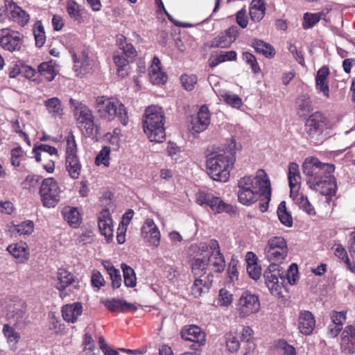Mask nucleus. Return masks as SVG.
<instances>
[{
  "label": "nucleus",
  "mask_w": 355,
  "mask_h": 355,
  "mask_svg": "<svg viewBox=\"0 0 355 355\" xmlns=\"http://www.w3.org/2000/svg\"><path fill=\"white\" fill-rule=\"evenodd\" d=\"M60 189L53 178L43 180L40 189V195L44 207H54L60 199Z\"/></svg>",
  "instance_id": "obj_11"
},
{
  "label": "nucleus",
  "mask_w": 355,
  "mask_h": 355,
  "mask_svg": "<svg viewBox=\"0 0 355 355\" xmlns=\"http://www.w3.org/2000/svg\"><path fill=\"white\" fill-rule=\"evenodd\" d=\"M329 68L323 66L317 71L315 77V88L318 92H322L325 98L329 97Z\"/></svg>",
  "instance_id": "obj_25"
},
{
  "label": "nucleus",
  "mask_w": 355,
  "mask_h": 355,
  "mask_svg": "<svg viewBox=\"0 0 355 355\" xmlns=\"http://www.w3.org/2000/svg\"><path fill=\"white\" fill-rule=\"evenodd\" d=\"M290 196L296 202L300 209L307 214L309 216H315L316 214L313 206L311 204L306 196H304L303 193H299L298 191L295 195L290 194Z\"/></svg>",
  "instance_id": "obj_35"
},
{
  "label": "nucleus",
  "mask_w": 355,
  "mask_h": 355,
  "mask_svg": "<svg viewBox=\"0 0 355 355\" xmlns=\"http://www.w3.org/2000/svg\"><path fill=\"white\" fill-rule=\"evenodd\" d=\"M98 225L101 233L108 239L113 236V225L111 214L108 209H103L98 215Z\"/></svg>",
  "instance_id": "obj_21"
},
{
  "label": "nucleus",
  "mask_w": 355,
  "mask_h": 355,
  "mask_svg": "<svg viewBox=\"0 0 355 355\" xmlns=\"http://www.w3.org/2000/svg\"><path fill=\"white\" fill-rule=\"evenodd\" d=\"M110 160V148L104 146L96 155L95 159V164L96 166L103 165L108 167Z\"/></svg>",
  "instance_id": "obj_48"
},
{
  "label": "nucleus",
  "mask_w": 355,
  "mask_h": 355,
  "mask_svg": "<svg viewBox=\"0 0 355 355\" xmlns=\"http://www.w3.org/2000/svg\"><path fill=\"white\" fill-rule=\"evenodd\" d=\"M236 23L242 28H245L248 24V17L246 15L245 9L243 8L239 10L236 15Z\"/></svg>",
  "instance_id": "obj_64"
},
{
  "label": "nucleus",
  "mask_w": 355,
  "mask_h": 355,
  "mask_svg": "<svg viewBox=\"0 0 355 355\" xmlns=\"http://www.w3.org/2000/svg\"><path fill=\"white\" fill-rule=\"evenodd\" d=\"M150 80L154 85L164 84L168 79L165 72L162 70V63L158 57L155 56L149 69Z\"/></svg>",
  "instance_id": "obj_22"
},
{
  "label": "nucleus",
  "mask_w": 355,
  "mask_h": 355,
  "mask_svg": "<svg viewBox=\"0 0 355 355\" xmlns=\"http://www.w3.org/2000/svg\"><path fill=\"white\" fill-rule=\"evenodd\" d=\"M180 81L182 87L187 91H191L194 89L197 83L198 78L196 75L182 74L180 77Z\"/></svg>",
  "instance_id": "obj_50"
},
{
  "label": "nucleus",
  "mask_w": 355,
  "mask_h": 355,
  "mask_svg": "<svg viewBox=\"0 0 355 355\" xmlns=\"http://www.w3.org/2000/svg\"><path fill=\"white\" fill-rule=\"evenodd\" d=\"M103 304L112 312H126L133 309V304L128 303L123 300H107Z\"/></svg>",
  "instance_id": "obj_33"
},
{
  "label": "nucleus",
  "mask_w": 355,
  "mask_h": 355,
  "mask_svg": "<svg viewBox=\"0 0 355 355\" xmlns=\"http://www.w3.org/2000/svg\"><path fill=\"white\" fill-rule=\"evenodd\" d=\"M122 50V55H116L114 56V61L117 66V72L119 76L125 77L128 75V70L130 69L129 63L133 60V45L132 44H126L123 46L120 44Z\"/></svg>",
  "instance_id": "obj_15"
},
{
  "label": "nucleus",
  "mask_w": 355,
  "mask_h": 355,
  "mask_svg": "<svg viewBox=\"0 0 355 355\" xmlns=\"http://www.w3.org/2000/svg\"><path fill=\"white\" fill-rule=\"evenodd\" d=\"M223 100L229 105L234 108H239L242 105L241 98L236 94L225 92L220 94Z\"/></svg>",
  "instance_id": "obj_49"
},
{
  "label": "nucleus",
  "mask_w": 355,
  "mask_h": 355,
  "mask_svg": "<svg viewBox=\"0 0 355 355\" xmlns=\"http://www.w3.org/2000/svg\"><path fill=\"white\" fill-rule=\"evenodd\" d=\"M239 35L238 28L232 26L224 32H221L214 37L209 43L210 48L225 49L230 47L231 44L236 40Z\"/></svg>",
  "instance_id": "obj_16"
},
{
  "label": "nucleus",
  "mask_w": 355,
  "mask_h": 355,
  "mask_svg": "<svg viewBox=\"0 0 355 355\" xmlns=\"http://www.w3.org/2000/svg\"><path fill=\"white\" fill-rule=\"evenodd\" d=\"M72 58L74 62V68L76 71L80 73L85 72L89 66V60L88 53L85 51H83L80 55L76 53H72Z\"/></svg>",
  "instance_id": "obj_40"
},
{
  "label": "nucleus",
  "mask_w": 355,
  "mask_h": 355,
  "mask_svg": "<svg viewBox=\"0 0 355 355\" xmlns=\"http://www.w3.org/2000/svg\"><path fill=\"white\" fill-rule=\"evenodd\" d=\"M264 254L270 263L277 265L282 263L288 254L286 240L280 236L270 238L265 247Z\"/></svg>",
  "instance_id": "obj_8"
},
{
  "label": "nucleus",
  "mask_w": 355,
  "mask_h": 355,
  "mask_svg": "<svg viewBox=\"0 0 355 355\" xmlns=\"http://www.w3.org/2000/svg\"><path fill=\"white\" fill-rule=\"evenodd\" d=\"M251 46L256 53L263 55L267 58H272L275 55L274 47L269 43L259 39H253Z\"/></svg>",
  "instance_id": "obj_31"
},
{
  "label": "nucleus",
  "mask_w": 355,
  "mask_h": 355,
  "mask_svg": "<svg viewBox=\"0 0 355 355\" xmlns=\"http://www.w3.org/2000/svg\"><path fill=\"white\" fill-rule=\"evenodd\" d=\"M342 342L349 345L350 348H355V326L347 325L342 333Z\"/></svg>",
  "instance_id": "obj_47"
},
{
  "label": "nucleus",
  "mask_w": 355,
  "mask_h": 355,
  "mask_svg": "<svg viewBox=\"0 0 355 355\" xmlns=\"http://www.w3.org/2000/svg\"><path fill=\"white\" fill-rule=\"evenodd\" d=\"M213 275L209 272L204 278H196L191 289V294L195 297H199L203 293H207L213 282Z\"/></svg>",
  "instance_id": "obj_24"
},
{
  "label": "nucleus",
  "mask_w": 355,
  "mask_h": 355,
  "mask_svg": "<svg viewBox=\"0 0 355 355\" xmlns=\"http://www.w3.org/2000/svg\"><path fill=\"white\" fill-rule=\"evenodd\" d=\"M210 123V112L208 107L202 105L199 110L197 117L192 121V128L196 132L206 130Z\"/></svg>",
  "instance_id": "obj_27"
},
{
  "label": "nucleus",
  "mask_w": 355,
  "mask_h": 355,
  "mask_svg": "<svg viewBox=\"0 0 355 355\" xmlns=\"http://www.w3.org/2000/svg\"><path fill=\"white\" fill-rule=\"evenodd\" d=\"M44 105L52 117L61 118L63 115V105L58 98H49L44 101Z\"/></svg>",
  "instance_id": "obj_34"
},
{
  "label": "nucleus",
  "mask_w": 355,
  "mask_h": 355,
  "mask_svg": "<svg viewBox=\"0 0 355 355\" xmlns=\"http://www.w3.org/2000/svg\"><path fill=\"white\" fill-rule=\"evenodd\" d=\"M226 347L232 353L236 352L240 347V343L237 334L235 331H230L225 335Z\"/></svg>",
  "instance_id": "obj_46"
},
{
  "label": "nucleus",
  "mask_w": 355,
  "mask_h": 355,
  "mask_svg": "<svg viewBox=\"0 0 355 355\" xmlns=\"http://www.w3.org/2000/svg\"><path fill=\"white\" fill-rule=\"evenodd\" d=\"M160 232L159 229L154 230L150 234L146 235L144 237L146 241L154 247H157L160 243Z\"/></svg>",
  "instance_id": "obj_60"
},
{
  "label": "nucleus",
  "mask_w": 355,
  "mask_h": 355,
  "mask_svg": "<svg viewBox=\"0 0 355 355\" xmlns=\"http://www.w3.org/2000/svg\"><path fill=\"white\" fill-rule=\"evenodd\" d=\"M164 123V112L161 107L151 105L146 109L143 120V129L150 141L162 143L165 140Z\"/></svg>",
  "instance_id": "obj_4"
},
{
  "label": "nucleus",
  "mask_w": 355,
  "mask_h": 355,
  "mask_svg": "<svg viewBox=\"0 0 355 355\" xmlns=\"http://www.w3.org/2000/svg\"><path fill=\"white\" fill-rule=\"evenodd\" d=\"M10 123H11V128H12V131L18 134L19 136L21 138H22L24 140V141L28 144V146H31V139H30L28 135L21 129L19 120L17 119H16L12 120L10 121Z\"/></svg>",
  "instance_id": "obj_57"
},
{
  "label": "nucleus",
  "mask_w": 355,
  "mask_h": 355,
  "mask_svg": "<svg viewBox=\"0 0 355 355\" xmlns=\"http://www.w3.org/2000/svg\"><path fill=\"white\" fill-rule=\"evenodd\" d=\"M66 155L65 156H72L77 155V144L75 140V137L73 135L72 132H71L66 137Z\"/></svg>",
  "instance_id": "obj_51"
},
{
  "label": "nucleus",
  "mask_w": 355,
  "mask_h": 355,
  "mask_svg": "<svg viewBox=\"0 0 355 355\" xmlns=\"http://www.w3.org/2000/svg\"><path fill=\"white\" fill-rule=\"evenodd\" d=\"M24 36L10 28L0 30V46L10 52L20 51L24 46Z\"/></svg>",
  "instance_id": "obj_13"
},
{
  "label": "nucleus",
  "mask_w": 355,
  "mask_h": 355,
  "mask_svg": "<svg viewBox=\"0 0 355 355\" xmlns=\"http://www.w3.org/2000/svg\"><path fill=\"white\" fill-rule=\"evenodd\" d=\"M277 214L280 222L286 227H291L293 225V218L291 214L287 210L286 203L285 201H282L278 205Z\"/></svg>",
  "instance_id": "obj_44"
},
{
  "label": "nucleus",
  "mask_w": 355,
  "mask_h": 355,
  "mask_svg": "<svg viewBox=\"0 0 355 355\" xmlns=\"http://www.w3.org/2000/svg\"><path fill=\"white\" fill-rule=\"evenodd\" d=\"M39 74L44 77L48 82L52 81L55 76L56 71L52 62H44L41 63L37 67Z\"/></svg>",
  "instance_id": "obj_42"
},
{
  "label": "nucleus",
  "mask_w": 355,
  "mask_h": 355,
  "mask_svg": "<svg viewBox=\"0 0 355 355\" xmlns=\"http://www.w3.org/2000/svg\"><path fill=\"white\" fill-rule=\"evenodd\" d=\"M298 268L296 263H292L287 270V279L290 284H295L297 279Z\"/></svg>",
  "instance_id": "obj_62"
},
{
  "label": "nucleus",
  "mask_w": 355,
  "mask_h": 355,
  "mask_svg": "<svg viewBox=\"0 0 355 355\" xmlns=\"http://www.w3.org/2000/svg\"><path fill=\"white\" fill-rule=\"evenodd\" d=\"M67 12L71 19L78 24L83 21L80 6L74 0H67Z\"/></svg>",
  "instance_id": "obj_41"
},
{
  "label": "nucleus",
  "mask_w": 355,
  "mask_h": 355,
  "mask_svg": "<svg viewBox=\"0 0 355 355\" xmlns=\"http://www.w3.org/2000/svg\"><path fill=\"white\" fill-rule=\"evenodd\" d=\"M278 266L277 264L270 263L263 273L265 283L272 294H279L283 284V282H279L280 273L277 268Z\"/></svg>",
  "instance_id": "obj_18"
},
{
  "label": "nucleus",
  "mask_w": 355,
  "mask_h": 355,
  "mask_svg": "<svg viewBox=\"0 0 355 355\" xmlns=\"http://www.w3.org/2000/svg\"><path fill=\"white\" fill-rule=\"evenodd\" d=\"M316 321L313 313L309 311H301L298 316V329L304 336L311 335L315 328Z\"/></svg>",
  "instance_id": "obj_20"
},
{
  "label": "nucleus",
  "mask_w": 355,
  "mask_h": 355,
  "mask_svg": "<svg viewBox=\"0 0 355 355\" xmlns=\"http://www.w3.org/2000/svg\"><path fill=\"white\" fill-rule=\"evenodd\" d=\"M10 156L12 165L15 167L19 166L24 157V150L21 146L15 147L10 150Z\"/></svg>",
  "instance_id": "obj_56"
},
{
  "label": "nucleus",
  "mask_w": 355,
  "mask_h": 355,
  "mask_svg": "<svg viewBox=\"0 0 355 355\" xmlns=\"http://www.w3.org/2000/svg\"><path fill=\"white\" fill-rule=\"evenodd\" d=\"M233 301V295L225 288L219 291L218 303L221 306H229Z\"/></svg>",
  "instance_id": "obj_53"
},
{
  "label": "nucleus",
  "mask_w": 355,
  "mask_h": 355,
  "mask_svg": "<svg viewBox=\"0 0 355 355\" xmlns=\"http://www.w3.org/2000/svg\"><path fill=\"white\" fill-rule=\"evenodd\" d=\"M121 130L119 128H115L112 132H107L105 135L104 139L110 144L115 146L119 145L120 139Z\"/></svg>",
  "instance_id": "obj_61"
},
{
  "label": "nucleus",
  "mask_w": 355,
  "mask_h": 355,
  "mask_svg": "<svg viewBox=\"0 0 355 355\" xmlns=\"http://www.w3.org/2000/svg\"><path fill=\"white\" fill-rule=\"evenodd\" d=\"M327 12L322 10L321 12L311 13L306 12L303 16L302 27L304 29L307 30L313 27L318 24L320 19H324Z\"/></svg>",
  "instance_id": "obj_36"
},
{
  "label": "nucleus",
  "mask_w": 355,
  "mask_h": 355,
  "mask_svg": "<svg viewBox=\"0 0 355 355\" xmlns=\"http://www.w3.org/2000/svg\"><path fill=\"white\" fill-rule=\"evenodd\" d=\"M33 154L37 162H41L44 156L43 153H47L50 155H58V150L56 148L47 144L35 145L33 150Z\"/></svg>",
  "instance_id": "obj_39"
},
{
  "label": "nucleus",
  "mask_w": 355,
  "mask_h": 355,
  "mask_svg": "<svg viewBox=\"0 0 355 355\" xmlns=\"http://www.w3.org/2000/svg\"><path fill=\"white\" fill-rule=\"evenodd\" d=\"M15 230L21 235H29L34 230V223L32 220H26L15 225Z\"/></svg>",
  "instance_id": "obj_52"
},
{
  "label": "nucleus",
  "mask_w": 355,
  "mask_h": 355,
  "mask_svg": "<svg viewBox=\"0 0 355 355\" xmlns=\"http://www.w3.org/2000/svg\"><path fill=\"white\" fill-rule=\"evenodd\" d=\"M266 10L263 0H252L249 8L250 19L254 22L261 21L265 16Z\"/></svg>",
  "instance_id": "obj_29"
},
{
  "label": "nucleus",
  "mask_w": 355,
  "mask_h": 355,
  "mask_svg": "<svg viewBox=\"0 0 355 355\" xmlns=\"http://www.w3.org/2000/svg\"><path fill=\"white\" fill-rule=\"evenodd\" d=\"M155 229H158V227L155 224L154 220L152 218H147L141 227V234L145 237L146 235L150 234Z\"/></svg>",
  "instance_id": "obj_63"
},
{
  "label": "nucleus",
  "mask_w": 355,
  "mask_h": 355,
  "mask_svg": "<svg viewBox=\"0 0 355 355\" xmlns=\"http://www.w3.org/2000/svg\"><path fill=\"white\" fill-rule=\"evenodd\" d=\"M58 281L56 288L60 291V297L64 299L69 295L65 290L75 282V277L68 270L60 268L58 272Z\"/></svg>",
  "instance_id": "obj_23"
},
{
  "label": "nucleus",
  "mask_w": 355,
  "mask_h": 355,
  "mask_svg": "<svg viewBox=\"0 0 355 355\" xmlns=\"http://www.w3.org/2000/svg\"><path fill=\"white\" fill-rule=\"evenodd\" d=\"M288 180L290 187V194L295 195L301 187V175L299 166L295 162L290 163L288 166Z\"/></svg>",
  "instance_id": "obj_26"
},
{
  "label": "nucleus",
  "mask_w": 355,
  "mask_h": 355,
  "mask_svg": "<svg viewBox=\"0 0 355 355\" xmlns=\"http://www.w3.org/2000/svg\"><path fill=\"white\" fill-rule=\"evenodd\" d=\"M302 170L309 187L326 196L327 201L329 202L337 189L335 178L331 175L335 170L334 165L322 163L318 158L309 157L305 159Z\"/></svg>",
  "instance_id": "obj_1"
},
{
  "label": "nucleus",
  "mask_w": 355,
  "mask_h": 355,
  "mask_svg": "<svg viewBox=\"0 0 355 355\" xmlns=\"http://www.w3.org/2000/svg\"><path fill=\"white\" fill-rule=\"evenodd\" d=\"M33 32L35 37V45L37 47L43 46L46 42V35L44 28L41 21H36L33 26Z\"/></svg>",
  "instance_id": "obj_45"
},
{
  "label": "nucleus",
  "mask_w": 355,
  "mask_h": 355,
  "mask_svg": "<svg viewBox=\"0 0 355 355\" xmlns=\"http://www.w3.org/2000/svg\"><path fill=\"white\" fill-rule=\"evenodd\" d=\"M238 201L245 206L255 203L261 196L270 200L271 187L267 173L259 169L256 175H245L238 180Z\"/></svg>",
  "instance_id": "obj_2"
},
{
  "label": "nucleus",
  "mask_w": 355,
  "mask_h": 355,
  "mask_svg": "<svg viewBox=\"0 0 355 355\" xmlns=\"http://www.w3.org/2000/svg\"><path fill=\"white\" fill-rule=\"evenodd\" d=\"M237 150L236 139L231 137L226 140L223 148L217 149L207 156L208 174L214 180L225 182L229 180Z\"/></svg>",
  "instance_id": "obj_3"
},
{
  "label": "nucleus",
  "mask_w": 355,
  "mask_h": 355,
  "mask_svg": "<svg viewBox=\"0 0 355 355\" xmlns=\"http://www.w3.org/2000/svg\"><path fill=\"white\" fill-rule=\"evenodd\" d=\"M69 104L73 107V115L78 127L87 137H91L94 130V116L92 111L85 104L73 98Z\"/></svg>",
  "instance_id": "obj_7"
},
{
  "label": "nucleus",
  "mask_w": 355,
  "mask_h": 355,
  "mask_svg": "<svg viewBox=\"0 0 355 355\" xmlns=\"http://www.w3.org/2000/svg\"><path fill=\"white\" fill-rule=\"evenodd\" d=\"M91 284L92 287L95 288V291H98L102 286L105 285V281L98 270H94L92 271Z\"/></svg>",
  "instance_id": "obj_55"
},
{
  "label": "nucleus",
  "mask_w": 355,
  "mask_h": 355,
  "mask_svg": "<svg viewBox=\"0 0 355 355\" xmlns=\"http://www.w3.org/2000/svg\"><path fill=\"white\" fill-rule=\"evenodd\" d=\"M6 250L16 259L17 263H25L30 258V249L26 242L11 243Z\"/></svg>",
  "instance_id": "obj_19"
},
{
  "label": "nucleus",
  "mask_w": 355,
  "mask_h": 355,
  "mask_svg": "<svg viewBox=\"0 0 355 355\" xmlns=\"http://www.w3.org/2000/svg\"><path fill=\"white\" fill-rule=\"evenodd\" d=\"M2 332L7 340V343L10 346L16 347L21 338L20 334L8 324L3 325Z\"/></svg>",
  "instance_id": "obj_43"
},
{
  "label": "nucleus",
  "mask_w": 355,
  "mask_h": 355,
  "mask_svg": "<svg viewBox=\"0 0 355 355\" xmlns=\"http://www.w3.org/2000/svg\"><path fill=\"white\" fill-rule=\"evenodd\" d=\"M182 338L187 341L193 342L191 349L198 350L206 342V334L202 329L194 324L185 325L180 331Z\"/></svg>",
  "instance_id": "obj_14"
},
{
  "label": "nucleus",
  "mask_w": 355,
  "mask_h": 355,
  "mask_svg": "<svg viewBox=\"0 0 355 355\" xmlns=\"http://www.w3.org/2000/svg\"><path fill=\"white\" fill-rule=\"evenodd\" d=\"M327 129V118L322 112H315L311 114L305 121L304 133L306 139L313 145H320L327 139L324 134Z\"/></svg>",
  "instance_id": "obj_6"
},
{
  "label": "nucleus",
  "mask_w": 355,
  "mask_h": 355,
  "mask_svg": "<svg viewBox=\"0 0 355 355\" xmlns=\"http://www.w3.org/2000/svg\"><path fill=\"white\" fill-rule=\"evenodd\" d=\"M65 168L72 179H78L82 170V165L78 155L65 156Z\"/></svg>",
  "instance_id": "obj_30"
},
{
  "label": "nucleus",
  "mask_w": 355,
  "mask_h": 355,
  "mask_svg": "<svg viewBox=\"0 0 355 355\" xmlns=\"http://www.w3.org/2000/svg\"><path fill=\"white\" fill-rule=\"evenodd\" d=\"M261 304L259 297L249 291H245L240 296L236 310L239 318H245L259 311Z\"/></svg>",
  "instance_id": "obj_12"
},
{
  "label": "nucleus",
  "mask_w": 355,
  "mask_h": 355,
  "mask_svg": "<svg viewBox=\"0 0 355 355\" xmlns=\"http://www.w3.org/2000/svg\"><path fill=\"white\" fill-rule=\"evenodd\" d=\"M243 58L245 62L250 65L252 71L254 73L257 74L261 72V68L257 62L256 57L251 53L244 52Z\"/></svg>",
  "instance_id": "obj_54"
},
{
  "label": "nucleus",
  "mask_w": 355,
  "mask_h": 355,
  "mask_svg": "<svg viewBox=\"0 0 355 355\" xmlns=\"http://www.w3.org/2000/svg\"><path fill=\"white\" fill-rule=\"evenodd\" d=\"M207 250L209 256L207 257V260L209 266L211 267V270L218 273L223 272L225 268V259L220 251L218 241L214 239H211L207 245L201 247V252L199 255L202 256V252Z\"/></svg>",
  "instance_id": "obj_10"
},
{
  "label": "nucleus",
  "mask_w": 355,
  "mask_h": 355,
  "mask_svg": "<svg viewBox=\"0 0 355 355\" xmlns=\"http://www.w3.org/2000/svg\"><path fill=\"white\" fill-rule=\"evenodd\" d=\"M82 312L83 306L80 302L66 304L62 309V318L67 322H76Z\"/></svg>",
  "instance_id": "obj_28"
},
{
  "label": "nucleus",
  "mask_w": 355,
  "mask_h": 355,
  "mask_svg": "<svg viewBox=\"0 0 355 355\" xmlns=\"http://www.w3.org/2000/svg\"><path fill=\"white\" fill-rule=\"evenodd\" d=\"M297 113L300 115H306L313 110L312 101L309 94H301L295 101Z\"/></svg>",
  "instance_id": "obj_38"
},
{
  "label": "nucleus",
  "mask_w": 355,
  "mask_h": 355,
  "mask_svg": "<svg viewBox=\"0 0 355 355\" xmlns=\"http://www.w3.org/2000/svg\"><path fill=\"white\" fill-rule=\"evenodd\" d=\"M123 273L124 284L127 287H133V269L125 263L121 264Z\"/></svg>",
  "instance_id": "obj_58"
},
{
  "label": "nucleus",
  "mask_w": 355,
  "mask_h": 355,
  "mask_svg": "<svg viewBox=\"0 0 355 355\" xmlns=\"http://www.w3.org/2000/svg\"><path fill=\"white\" fill-rule=\"evenodd\" d=\"M196 202L200 206L209 207L214 214L236 213L235 207L232 205L225 202L220 197L205 191H200L196 194Z\"/></svg>",
  "instance_id": "obj_9"
},
{
  "label": "nucleus",
  "mask_w": 355,
  "mask_h": 355,
  "mask_svg": "<svg viewBox=\"0 0 355 355\" xmlns=\"http://www.w3.org/2000/svg\"><path fill=\"white\" fill-rule=\"evenodd\" d=\"M7 11L9 12L8 17L13 22L21 27L26 26L30 21L29 14L19 7L13 0H4Z\"/></svg>",
  "instance_id": "obj_17"
},
{
  "label": "nucleus",
  "mask_w": 355,
  "mask_h": 355,
  "mask_svg": "<svg viewBox=\"0 0 355 355\" xmlns=\"http://www.w3.org/2000/svg\"><path fill=\"white\" fill-rule=\"evenodd\" d=\"M239 263L238 260L232 258L227 268L228 277L232 282L238 279L239 272L237 270V265Z\"/></svg>",
  "instance_id": "obj_59"
},
{
  "label": "nucleus",
  "mask_w": 355,
  "mask_h": 355,
  "mask_svg": "<svg viewBox=\"0 0 355 355\" xmlns=\"http://www.w3.org/2000/svg\"><path fill=\"white\" fill-rule=\"evenodd\" d=\"M194 258L191 264V272L196 278H204L206 277L207 270L209 266L207 256Z\"/></svg>",
  "instance_id": "obj_32"
},
{
  "label": "nucleus",
  "mask_w": 355,
  "mask_h": 355,
  "mask_svg": "<svg viewBox=\"0 0 355 355\" xmlns=\"http://www.w3.org/2000/svg\"><path fill=\"white\" fill-rule=\"evenodd\" d=\"M95 108L101 119L112 121L118 116L123 125L128 123V112L125 106L116 98L105 96H98L96 99Z\"/></svg>",
  "instance_id": "obj_5"
},
{
  "label": "nucleus",
  "mask_w": 355,
  "mask_h": 355,
  "mask_svg": "<svg viewBox=\"0 0 355 355\" xmlns=\"http://www.w3.org/2000/svg\"><path fill=\"white\" fill-rule=\"evenodd\" d=\"M64 220L71 227H77L81 223L80 214L76 207H65L62 211Z\"/></svg>",
  "instance_id": "obj_37"
}]
</instances>
